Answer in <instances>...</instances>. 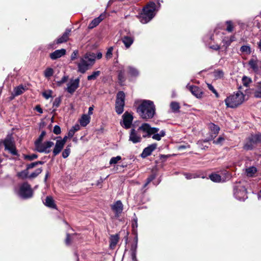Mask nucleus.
<instances>
[{"label":"nucleus","instance_id":"1","mask_svg":"<svg viewBox=\"0 0 261 261\" xmlns=\"http://www.w3.org/2000/svg\"><path fill=\"white\" fill-rule=\"evenodd\" d=\"M159 129L155 127H151L148 123H143L139 127L138 130L134 128L132 129L129 133V141L133 143H137L140 142L142 140L141 136L139 134V130H142L147 133L146 135H143V137L150 136L151 134H154L159 131Z\"/></svg>","mask_w":261,"mask_h":261},{"label":"nucleus","instance_id":"41","mask_svg":"<svg viewBox=\"0 0 261 261\" xmlns=\"http://www.w3.org/2000/svg\"><path fill=\"white\" fill-rule=\"evenodd\" d=\"M45 135H46V132L45 131H42L41 132L40 135L39 136V138H38V139L35 141V144L41 143L42 142L44 136H45Z\"/></svg>","mask_w":261,"mask_h":261},{"label":"nucleus","instance_id":"44","mask_svg":"<svg viewBox=\"0 0 261 261\" xmlns=\"http://www.w3.org/2000/svg\"><path fill=\"white\" fill-rule=\"evenodd\" d=\"M118 79L120 82H123L124 81V71L123 70H121L119 72Z\"/></svg>","mask_w":261,"mask_h":261},{"label":"nucleus","instance_id":"16","mask_svg":"<svg viewBox=\"0 0 261 261\" xmlns=\"http://www.w3.org/2000/svg\"><path fill=\"white\" fill-rule=\"evenodd\" d=\"M106 17V13L101 14L98 17L94 18L91 21L88 25L89 29H93L97 26Z\"/></svg>","mask_w":261,"mask_h":261},{"label":"nucleus","instance_id":"62","mask_svg":"<svg viewBox=\"0 0 261 261\" xmlns=\"http://www.w3.org/2000/svg\"><path fill=\"white\" fill-rule=\"evenodd\" d=\"M187 147H189V145H179L178 147V150H182L184 149H185Z\"/></svg>","mask_w":261,"mask_h":261},{"label":"nucleus","instance_id":"52","mask_svg":"<svg viewBox=\"0 0 261 261\" xmlns=\"http://www.w3.org/2000/svg\"><path fill=\"white\" fill-rule=\"evenodd\" d=\"M185 176H186V178L188 179H190L192 178H196L197 176L195 174H189V173H185Z\"/></svg>","mask_w":261,"mask_h":261},{"label":"nucleus","instance_id":"22","mask_svg":"<svg viewBox=\"0 0 261 261\" xmlns=\"http://www.w3.org/2000/svg\"><path fill=\"white\" fill-rule=\"evenodd\" d=\"M64 146V145L63 144V143L59 142L57 140L53 151L54 155L56 156L58 155L63 149Z\"/></svg>","mask_w":261,"mask_h":261},{"label":"nucleus","instance_id":"29","mask_svg":"<svg viewBox=\"0 0 261 261\" xmlns=\"http://www.w3.org/2000/svg\"><path fill=\"white\" fill-rule=\"evenodd\" d=\"M90 117L87 115H83L80 119V122L82 126H86L89 122Z\"/></svg>","mask_w":261,"mask_h":261},{"label":"nucleus","instance_id":"4","mask_svg":"<svg viewBox=\"0 0 261 261\" xmlns=\"http://www.w3.org/2000/svg\"><path fill=\"white\" fill-rule=\"evenodd\" d=\"M245 100V95L240 91L228 96L225 100L227 107L234 108L241 105Z\"/></svg>","mask_w":261,"mask_h":261},{"label":"nucleus","instance_id":"10","mask_svg":"<svg viewBox=\"0 0 261 261\" xmlns=\"http://www.w3.org/2000/svg\"><path fill=\"white\" fill-rule=\"evenodd\" d=\"M54 143L52 141H46L44 143H37L35 145L36 149L39 152L48 153L50 151V148Z\"/></svg>","mask_w":261,"mask_h":261},{"label":"nucleus","instance_id":"2","mask_svg":"<svg viewBox=\"0 0 261 261\" xmlns=\"http://www.w3.org/2000/svg\"><path fill=\"white\" fill-rule=\"evenodd\" d=\"M137 112L142 119H151L155 114V106L152 101L144 100L138 107Z\"/></svg>","mask_w":261,"mask_h":261},{"label":"nucleus","instance_id":"8","mask_svg":"<svg viewBox=\"0 0 261 261\" xmlns=\"http://www.w3.org/2000/svg\"><path fill=\"white\" fill-rule=\"evenodd\" d=\"M125 94L123 91H119L117 94L115 103V110L118 114H121L124 111Z\"/></svg>","mask_w":261,"mask_h":261},{"label":"nucleus","instance_id":"46","mask_svg":"<svg viewBox=\"0 0 261 261\" xmlns=\"http://www.w3.org/2000/svg\"><path fill=\"white\" fill-rule=\"evenodd\" d=\"M227 28L226 30L229 32H231L233 31V25L232 23L230 21H227L226 22Z\"/></svg>","mask_w":261,"mask_h":261},{"label":"nucleus","instance_id":"50","mask_svg":"<svg viewBox=\"0 0 261 261\" xmlns=\"http://www.w3.org/2000/svg\"><path fill=\"white\" fill-rule=\"evenodd\" d=\"M207 87L211 91H212L213 93L216 95V97H219L218 93L217 92L216 90L211 84H207Z\"/></svg>","mask_w":261,"mask_h":261},{"label":"nucleus","instance_id":"34","mask_svg":"<svg viewBox=\"0 0 261 261\" xmlns=\"http://www.w3.org/2000/svg\"><path fill=\"white\" fill-rule=\"evenodd\" d=\"M42 170L41 168L37 169L34 172L30 174H29V178H34L36 177L41 172Z\"/></svg>","mask_w":261,"mask_h":261},{"label":"nucleus","instance_id":"61","mask_svg":"<svg viewBox=\"0 0 261 261\" xmlns=\"http://www.w3.org/2000/svg\"><path fill=\"white\" fill-rule=\"evenodd\" d=\"M65 242L67 245H69L70 243V236L69 234H67Z\"/></svg>","mask_w":261,"mask_h":261},{"label":"nucleus","instance_id":"13","mask_svg":"<svg viewBox=\"0 0 261 261\" xmlns=\"http://www.w3.org/2000/svg\"><path fill=\"white\" fill-rule=\"evenodd\" d=\"M209 128H210V129L211 131V133H212V134L211 135V138H210L209 139H205L203 141H201V140L198 141L197 142V144L198 145H200L202 142H207L210 140H212V139H213L214 138H215L216 137V136L217 135V134H218L219 131L220 130L219 127L213 123H211L210 124Z\"/></svg>","mask_w":261,"mask_h":261},{"label":"nucleus","instance_id":"25","mask_svg":"<svg viewBox=\"0 0 261 261\" xmlns=\"http://www.w3.org/2000/svg\"><path fill=\"white\" fill-rule=\"evenodd\" d=\"M26 89V86H23L22 85H19L14 89L13 94L14 96H18L22 94Z\"/></svg>","mask_w":261,"mask_h":261},{"label":"nucleus","instance_id":"64","mask_svg":"<svg viewBox=\"0 0 261 261\" xmlns=\"http://www.w3.org/2000/svg\"><path fill=\"white\" fill-rule=\"evenodd\" d=\"M35 109L37 111H38L40 113H43V111L39 106H37L35 108Z\"/></svg>","mask_w":261,"mask_h":261},{"label":"nucleus","instance_id":"45","mask_svg":"<svg viewBox=\"0 0 261 261\" xmlns=\"http://www.w3.org/2000/svg\"><path fill=\"white\" fill-rule=\"evenodd\" d=\"M113 50V47H111L109 48H108L106 54V58H107V59H110L112 58Z\"/></svg>","mask_w":261,"mask_h":261},{"label":"nucleus","instance_id":"6","mask_svg":"<svg viewBox=\"0 0 261 261\" xmlns=\"http://www.w3.org/2000/svg\"><path fill=\"white\" fill-rule=\"evenodd\" d=\"M260 143H261V134H251L246 139L244 148L247 150H252Z\"/></svg>","mask_w":261,"mask_h":261},{"label":"nucleus","instance_id":"12","mask_svg":"<svg viewBox=\"0 0 261 261\" xmlns=\"http://www.w3.org/2000/svg\"><path fill=\"white\" fill-rule=\"evenodd\" d=\"M249 65L252 70L256 72H259L261 70V61L256 57L251 58L249 61Z\"/></svg>","mask_w":261,"mask_h":261},{"label":"nucleus","instance_id":"33","mask_svg":"<svg viewBox=\"0 0 261 261\" xmlns=\"http://www.w3.org/2000/svg\"><path fill=\"white\" fill-rule=\"evenodd\" d=\"M246 172L247 175L248 176L251 177L253 175V174L254 173H256V168H255L254 167H251L248 169H246Z\"/></svg>","mask_w":261,"mask_h":261},{"label":"nucleus","instance_id":"57","mask_svg":"<svg viewBox=\"0 0 261 261\" xmlns=\"http://www.w3.org/2000/svg\"><path fill=\"white\" fill-rule=\"evenodd\" d=\"M37 165V163H35V162L32 163H31V164H30L28 165L27 168V170L28 171L29 169H32L33 168H34Z\"/></svg>","mask_w":261,"mask_h":261},{"label":"nucleus","instance_id":"42","mask_svg":"<svg viewBox=\"0 0 261 261\" xmlns=\"http://www.w3.org/2000/svg\"><path fill=\"white\" fill-rule=\"evenodd\" d=\"M240 50L242 53H246V54H249L250 53V48L248 46H242L241 47Z\"/></svg>","mask_w":261,"mask_h":261},{"label":"nucleus","instance_id":"30","mask_svg":"<svg viewBox=\"0 0 261 261\" xmlns=\"http://www.w3.org/2000/svg\"><path fill=\"white\" fill-rule=\"evenodd\" d=\"M209 177L211 180L214 182H219L224 181V179H222L220 175L216 173H213L211 174Z\"/></svg>","mask_w":261,"mask_h":261},{"label":"nucleus","instance_id":"49","mask_svg":"<svg viewBox=\"0 0 261 261\" xmlns=\"http://www.w3.org/2000/svg\"><path fill=\"white\" fill-rule=\"evenodd\" d=\"M37 158V155L35 154H32L31 155H27L25 156V159L29 161H32Z\"/></svg>","mask_w":261,"mask_h":261},{"label":"nucleus","instance_id":"11","mask_svg":"<svg viewBox=\"0 0 261 261\" xmlns=\"http://www.w3.org/2000/svg\"><path fill=\"white\" fill-rule=\"evenodd\" d=\"M122 122L121 123V125L126 129L130 128L133 120L132 114L128 112H125L122 115Z\"/></svg>","mask_w":261,"mask_h":261},{"label":"nucleus","instance_id":"31","mask_svg":"<svg viewBox=\"0 0 261 261\" xmlns=\"http://www.w3.org/2000/svg\"><path fill=\"white\" fill-rule=\"evenodd\" d=\"M213 75L216 79H221L223 77L224 72L222 70H216L214 71Z\"/></svg>","mask_w":261,"mask_h":261},{"label":"nucleus","instance_id":"9","mask_svg":"<svg viewBox=\"0 0 261 261\" xmlns=\"http://www.w3.org/2000/svg\"><path fill=\"white\" fill-rule=\"evenodd\" d=\"M17 193L20 197L24 199L31 198L33 195V191L30 186L26 182L20 186Z\"/></svg>","mask_w":261,"mask_h":261},{"label":"nucleus","instance_id":"36","mask_svg":"<svg viewBox=\"0 0 261 261\" xmlns=\"http://www.w3.org/2000/svg\"><path fill=\"white\" fill-rule=\"evenodd\" d=\"M70 153V145H68L62 152V157L64 159L67 158Z\"/></svg>","mask_w":261,"mask_h":261},{"label":"nucleus","instance_id":"35","mask_svg":"<svg viewBox=\"0 0 261 261\" xmlns=\"http://www.w3.org/2000/svg\"><path fill=\"white\" fill-rule=\"evenodd\" d=\"M100 72L99 71H94L88 76L87 79L89 81L94 80L100 75Z\"/></svg>","mask_w":261,"mask_h":261},{"label":"nucleus","instance_id":"18","mask_svg":"<svg viewBox=\"0 0 261 261\" xmlns=\"http://www.w3.org/2000/svg\"><path fill=\"white\" fill-rule=\"evenodd\" d=\"M156 144H152L144 148L141 154L142 158H145L150 155L152 152L156 149Z\"/></svg>","mask_w":261,"mask_h":261},{"label":"nucleus","instance_id":"27","mask_svg":"<svg viewBox=\"0 0 261 261\" xmlns=\"http://www.w3.org/2000/svg\"><path fill=\"white\" fill-rule=\"evenodd\" d=\"M127 73L131 77H136L139 75V71L135 68L129 66L127 68Z\"/></svg>","mask_w":261,"mask_h":261},{"label":"nucleus","instance_id":"24","mask_svg":"<svg viewBox=\"0 0 261 261\" xmlns=\"http://www.w3.org/2000/svg\"><path fill=\"white\" fill-rule=\"evenodd\" d=\"M44 204H45V205H46V206H47L49 208H55V209L57 208L56 205L55 203V201H54L53 198H52V197H51V196H47L46 198L45 201L44 202Z\"/></svg>","mask_w":261,"mask_h":261},{"label":"nucleus","instance_id":"17","mask_svg":"<svg viewBox=\"0 0 261 261\" xmlns=\"http://www.w3.org/2000/svg\"><path fill=\"white\" fill-rule=\"evenodd\" d=\"M111 208L116 215L119 216V215L122 212L123 204L120 200H118L111 206Z\"/></svg>","mask_w":261,"mask_h":261},{"label":"nucleus","instance_id":"3","mask_svg":"<svg viewBox=\"0 0 261 261\" xmlns=\"http://www.w3.org/2000/svg\"><path fill=\"white\" fill-rule=\"evenodd\" d=\"M96 55L94 53H87L81 58L77 64L79 72L84 73L95 62Z\"/></svg>","mask_w":261,"mask_h":261},{"label":"nucleus","instance_id":"28","mask_svg":"<svg viewBox=\"0 0 261 261\" xmlns=\"http://www.w3.org/2000/svg\"><path fill=\"white\" fill-rule=\"evenodd\" d=\"M119 237L117 234L112 236L110 238V247L111 249H113L117 243L118 242Z\"/></svg>","mask_w":261,"mask_h":261},{"label":"nucleus","instance_id":"37","mask_svg":"<svg viewBox=\"0 0 261 261\" xmlns=\"http://www.w3.org/2000/svg\"><path fill=\"white\" fill-rule=\"evenodd\" d=\"M54 70L51 68H47L44 71V74L45 77L49 78L53 75Z\"/></svg>","mask_w":261,"mask_h":261},{"label":"nucleus","instance_id":"40","mask_svg":"<svg viewBox=\"0 0 261 261\" xmlns=\"http://www.w3.org/2000/svg\"><path fill=\"white\" fill-rule=\"evenodd\" d=\"M171 109L174 111H177L179 109V105L178 102L173 101L170 104Z\"/></svg>","mask_w":261,"mask_h":261},{"label":"nucleus","instance_id":"20","mask_svg":"<svg viewBox=\"0 0 261 261\" xmlns=\"http://www.w3.org/2000/svg\"><path fill=\"white\" fill-rule=\"evenodd\" d=\"M66 54V50L65 49H58L51 53L49 55L50 58L52 60H56L61 57L64 56Z\"/></svg>","mask_w":261,"mask_h":261},{"label":"nucleus","instance_id":"38","mask_svg":"<svg viewBox=\"0 0 261 261\" xmlns=\"http://www.w3.org/2000/svg\"><path fill=\"white\" fill-rule=\"evenodd\" d=\"M62 101V97L61 96L55 98L53 102V106L54 108H58L59 107Z\"/></svg>","mask_w":261,"mask_h":261},{"label":"nucleus","instance_id":"32","mask_svg":"<svg viewBox=\"0 0 261 261\" xmlns=\"http://www.w3.org/2000/svg\"><path fill=\"white\" fill-rule=\"evenodd\" d=\"M17 176L21 179L29 178V172L26 169L17 173Z\"/></svg>","mask_w":261,"mask_h":261},{"label":"nucleus","instance_id":"43","mask_svg":"<svg viewBox=\"0 0 261 261\" xmlns=\"http://www.w3.org/2000/svg\"><path fill=\"white\" fill-rule=\"evenodd\" d=\"M251 79L247 76H244L242 78L243 84L246 87H247L249 85V84L251 83Z\"/></svg>","mask_w":261,"mask_h":261},{"label":"nucleus","instance_id":"54","mask_svg":"<svg viewBox=\"0 0 261 261\" xmlns=\"http://www.w3.org/2000/svg\"><path fill=\"white\" fill-rule=\"evenodd\" d=\"M77 54H78V51L76 50H74L71 55V60H75L77 57Z\"/></svg>","mask_w":261,"mask_h":261},{"label":"nucleus","instance_id":"19","mask_svg":"<svg viewBox=\"0 0 261 261\" xmlns=\"http://www.w3.org/2000/svg\"><path fill=\"white\" fill-rule=\"evenodd\" d=\"M186 87L188 88L191 92L196 97L200 98L202 95L201 90L197 86H190L188 85Z\"/></svg>","mask_w":261,"mask_h":261},{"label":"nucleus","instance_id":"23","mask_svg":"<svg viewBox=\"0 0 261 261\" xmlns=\"http://www.w3.org/2000/svg\"><path fill=\"white\" fill-rule=\"evenodd\" d=\"M134 39L132 37L125 36L122 38V41L126 48H128L133 43Z\"/></svg>","mask_w":261,"mask_h":261},{"label":"nucleus","instance_id":"48","mask_svg":"<svg viewBox=\"0 0 261 261\" xmlns=\"http://www.w3.org/2000/svg\"><path fill=\"white\" fill-rule=\"evenodd\" d=\"M225 140L224 137L222 136L219 137L217 140L214 141L213 143L216 144L221 145Z\"/></svg>","mask_w":261,"mask_h":261},{"label":"nucleus","instance_id":"14","mask_svg":"<svg viewBox=\"0 0 261 261\" xmlns=\"http://www.w3.org/2000/svg\"><path fill=\"white\" fill-rule=\"evenodd\" d=\"M5 149L8 150L12 154L16 155L17 152L14 146L13 142L10 136H8L4 141Z\"/></svg>","mask_w":261,"mask_h":261},{"label":"nucleus","instance_id":"56","mask_svg":"<svg viewBox=\"0 0 261 261\" xmlns=\"http://www.w3.org/2000/svg\"><path fill=\"white\" fill-rule=\"evenodd\" d=\"M152 138L154 140L159 141L161 139V135L159 134H154L152 136Z\"/></svg>","mask_w":261,"mask_h":261},{"label":"nucleus","instance_id":"26","mask_svg":"<svg viewBox=\"0 0 261 261\" xmlns=\"http://www.w3.org/2000/svg\"><path fill=\"white\" fill-rule=\"evenodd\" d=\"M254 96L256 98H261V82L256 84L254 90Z\"/></svg>","mask_w":261,"mask_h":261},{"label":"nucleus","instance_id":"55","mask_svg":"<svg viewBox=\"0 0 261 261\" xmlns=\"http://www.w3.org/2000/svg\"><path fill=\"white\" fill-rule=\"evenodd\" d=\"M67 76H64L60 81L58 82V85H61L63 83L66 82L67 80Z\"/></svg>","mask_w":261,"mask_h":261},{"label":"nucleus","instance_id":"7","mask_svg":"<svg viewBox=\"0 0 261 261\" xmlns=\"http://www.w3.org/2000/svg\"><path fill=\"white\" fill-rule=\"evenodd\" d=\"M234 195L239 200H244L247 198L246 189L244 184H236L234 187Z\"/></svg>","mask_w":261,"mask_h":261},{"label":"nucleus","instance_id":"60","mask_svg":"<svg viewBox=\"0 0 261 261\" xmlns=\"http://www.w3.org/2000/svg\"><path fill=\"white\" fill-rule=\"evenodd\" d=\"M234 40V37L233 36H231L230 38H229L228 42L227 43V46H229L230 43Z\"/></svg>","mask_w":261,"mask_h":261},{"label":"nucleus","instance_id":"21","mask_svg":"<svg viewBox=\"0 0 261 261\" xmlns=\"http://www.w3.org/2000/svg\"><path fill=\"white\" fill-rule=\"evenodd\" d=\"M70 32L71 30L70 29H66L63 35L57 39L56 43L60 44L66 42L69 38Z\"/></svg>","mask_w":261,"mask_h":261},{"label":"nucleus","instance_id":"51","mask_svg":"<svg viewBox=\"0 0 261 261\" xmlns=\"http://www.w3.org/2000/svg\"><path fill=\"white\" fill-rule=\"evenodd\" d=\"M54 133L56 135H59L61 133V128L58 125H55L54 130Z\"/></svg>","mask_w":261,"mask_h":261},{"label":"nucleus","instance_id":"63","mask_svg":"<svg viewBox=\"0 0 261 261\" xmlns=\"http://www.w3.org/2000/svg\"><path fill=\"white\" fill-rule=\"evenodd\" d=\"M132 227L134 230H135V228H137L138 227V224L137 221L136 220L134 221V222L132 224Z\"/></svg>","mask_w":261,"mask_h":261},{"label":"nucleus","instance_id":"53","mask_svg":"<svg viewBox=\"0 0 261 261\" xmlns=\"http://www.w3.org/2000/svg\"><path fill=\"white\" fill-rule=\"evenodd\" d=\"M154 178L155 177L153 175H151L149 177H148L147 179V182L145 183L144 187H146L148 184L150 183Z\"/></svg>","mask_w":261,"mask_h":261},{"label":"nucleus","instance_id":"15","mask_svg":"<svg viewBox=\"0 0 261 261\" xmlns=\"http://www.w3.org/2000/svg\"><path fill=\"white\" fill-rule=\"evenodd\" d=\"M79 79L71 80L67 84L66 90L70 94L73 93L79 87Z\"/></svg>","mask_w":261,"mask_h":261},{"label":"nucleus","instance_id":"47","mask_svg":"<svg viewBox=\"0 0 261 261\" xmlns=\"http://www.w3.org/2000/svg\"><path fill=\"white\" fill-rule=\"evenodd\" d=\"M42 95L44 98H45L46 99H48L51 97L52 91L51 90L46 91L43 92Z\"/></svg>","mask_w":261,"mask_h":261},{"label":"nucleus","instance_id":"39","mask_svg":"<svg viewBox=\"0 0 261 261\" xmlns=\"http://www.w3.org/2000/svg\"><path fill=\"white\" fill-rule=\"evenodd\" d=\"M121 160V157L119 155L117 156L116 157H113L111 159V160L110 161V165L116 164Z\"/></svg>","mask_w":261,"mask_h":261},{"label":"nucleus","instance_id":"58","mask_svg":"<svg viewBox=\"0 0 261 261\" xmlns=\"http://www.w3.org/2000/svg\"><path fill=\"white\" fill-rule=\"evenodd\" d=\"M75 133V130H73V129H70L69 132H68V137L69 138H72L74 134Z\"/></svg>","mask_w":261,"mask_h":261},{"label":"nucleus","instance_id":"5","mask_svg":"<svg viewBox=\"0 0 261 261\" xmlns=\"http://www.w3.org/2000/svg\"><path fill=\"white\" fill-rule=\"evenodd\" d=\"M155 4L153 2H150L144 8L142 13L140 16V21L142 23L149 22L155 15Z\"/></svg>","mask_w":261,"mask_h":261},{"label":"nucleus","instance_id":"59","mask_svg":"<svg viewBox=\"0 0 261 261\" xmlns=\"http://www.w3.org/2000/svg\"><path fill=\"white\" fill-rule=\"evenodd\" d=\"M68 138H69L68 136H65L61 140H58L59 142H61V143H63V145H65V144L66 143L67 140V139Z\"/></svg>","mask_w":261,"mask_h":261}]
</instances>
